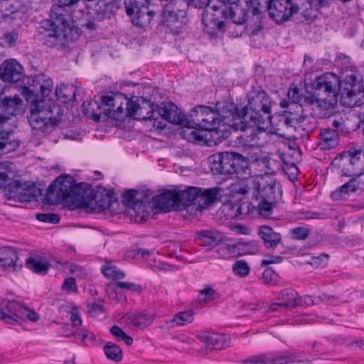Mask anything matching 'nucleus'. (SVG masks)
<instances>
[{
	"mask_svg": "<svg viewBox=\"0 0 364 364\" xmlns=\"http://www.w3.org/2000/svg\"><path fill=\"white\" fill-rule=\"evenodd\" d=\"M238 109L231 101L218 102L215 109L207 106H198L191 114L192 123L204 131H209L212 136L220 141L235 131L246 129V124L238 117Z\"/></svg>",
	"mask_w": 364,
	"mask_h": 364,
	"instance_id": "nucleus-1",
	"label": "nucleus"
},
{
	"mask_svg": "<svg viewBox=\"0 0 364 364\" xmlns=\"http://www.w3.org/2000/svg\"><path fill=\"white\" fill-rule=\"evenodd\" d=\"M90 314L93 317H98L100 314L104 313V306L102 305L91 303L87 304Z\"/></svg>",
	"mask_w": 364,
	"mask_h": 364,
	"instance_id": "nucleus-57",
	"label": "nucleus"
},
{
	"mask_svg": "<svg viewBox=\"0 0 364 364\" xmlns=\"http://www.w3.org/2000/svg\"><path fill=\"white\" fill-rule=\"evenodd\" d=\"M70 321L73 323V326L75 327L80 326L82 323V320L80 318V316L75 312L72 313Z\"/></svg>",
	"mask_w": 364,
	"mask_h": 364,
	"instance_id": "nucleus-62",
	"label": "nucleus"
},
{
	"mask_svg": "<svg viewBox=\"0 0 364 364\" xmlns=\"http://www.w3.org/2000/svg\"><path fill=\"white\" fill-rule=\"evenodd\" d=\"M18 39V34L16 33L6 32L0 37V45L3 47H12Z\"/></svg>",
	"mask_w": 364,
	"mask_h": 364,
	"instance_id": "nucleus-48",
	"label": "nucleus"
},
{
	"mask_svg": "<svg viewBox=\"0 0 364 364\" xmlns=\"http://www.w3.org/2000/svg\"><path fill=\"white\" fill-rule=\"evenodd\" d=\"M101 100L104 113L119 122L124 120V117L141 120L155 119L154 114L156 111L154 105L143 98L133 101L120 95H105Z\"/></svg>",
	"mask_w": 364,
	"mask_h": 364,
	"instance_id": "nucleus-3",
	"label": "nucleus"
},
{
	"mask_svg": "<svg viewBox=\"0 0 364 364\" xmlns=\"http://www.w3.org/2000/svg\"><path fill=\"white\" fill-rule=\"evenodd\" d=\"M178 192L175 190L166 191L164 193L151 198L154 205L164 212H169L176 206H179Z\"/></svg>",
	"mask_w": 364,
	"mask_h": 364,
	"instance_id": "nucleus-20",
	"label": "nucleus"
},
{
	"mask_svg": "<svg viewBox=\"0 0 364 364\" xmlns=\"http://www.w3.org/2000/svg\"><path fill=\"white\" fill-rule=\"evenodd\" d=\"M343 174L346 176L359 177L364 173V151L354 150L349 151V165L346 168V172L343 170Z\"/></svg>",
	"mask_w": 364,
	"mask_h": 364,
	"instance_id": "nucleus-22",
	"label": "nucleus"
},
{
	"mask_svg": "<svg viewBox=\"0 0 364 364\" xmlns=\"http://www.w3.org/2000/svg\"><path fill=\"white\" fill-rule=\"evenodd\" d=\"M220 15L238 25L245 23L250 26L256 25L261 18L259 11L256 8L252 9L250 14L239 4L227 5L220 0H208L202 18L205 28L223 30L225 23L219 20Z\"/></svg>",
	"mask_w": 364,
	"mask_h": 364,
	"instance_id": "nucleus-2",
	"label": "nucleus"
},
{
	"mask_svg": "<svg viewBox=\"0 0 364 364\" xmlns=\"http://www.w3.org/2000/svg\"><path fill=\"white\" fill-rule=\"evenodd\" d=\"M109 296L111 299L118 303H124L127 297L119 287H116V283L109 285Z\"/></svg>",
	"mask_w": 364,
	"mask_h": 364,
	"instance_id": "nucleus-44",
	"label": "nucleus"
},
{
	"mask_svg": "<svg viewBox=\"0 0 364 364\" xmlns=\"http://www.w3.org/2000/svg\"><path fill=\"white\" fill-rule=\"evenodd\" d=\"M126 12L133 24L145 27L150 24L154 12L148 10L149 0H126Z\"/></svg>",
	"mask_w": 364,
	"mask_h": 364,
	"instance_id": "nucleus-14",
	"label": "nucleus"
},
{
	"mask_svg": "<svg viewBox=\"0 0 364 364\" xmlns=\"http://www.w3.org/2000/svg\"><path fill=\"white\" fill-rule=\"evenodd\" d=\"M180 204L187 212L197 217L202 210L207 208L218 199L220 188L218 187L203 189L190 186L182 191H178Z\"/></svg>",
	"mask_w": 364,
	"mask_h": 364,
	"instance_id": "nucleus-5",
	"label": "nucleus"
},
{
	"mask_svg": "<svg viewBox=\"0 0 364 364\" xmlns=\"http://www.w3.org/2000/svg\"><path fill=\"white\" fill-rule=\"evenodd\" d=\"M53 107L46 100H36L31 105L28 119L33 129L46 131L54 124Z\"/></svg>",
	"mask_w": 364,
	"mask_h": 364,
	"instance_id": "nucleus-11",
	"label": "nucleus"
},
{
	"mask_svg": "<svg viewBox=\"0 0 364 364\" xmlns=\"http://www.w3.org/2000/svg\"><path fill=\"white\" fill-rule=\"evenodd\" d=\"M27 318L30 321L36 322L39 320L40 316L33 309L24 306L21 304V310L19 312V322Z\"/></svg>",
	"mask_w": 364,
	"mask_h": 364,
	"instance_id": "nucleus-43",
	"label": "nucleus"
},
{
	"mask_svg": "<svg viewBox=\"0 0 364 364\" xmlns=\"http://www.w3.org/2000/svg\"><path fill=\"white\" fill-rule=\"evenodd\" d=\"M259 133L262 134V132L259 131ZM245 142L250 146H259L260 145L259 130L252 129L250 135L246 136Z\"/></svg>",
	"mask_w": 364,
	"mask_h": 364,
	"instance_id": "nucleus-51",
	"label": "nucleus"
},
{
	"mask_svg": "<svg viewBox=\"0 0 364 364\" xmlns=\"http://www.w3.org/2000/svg\"><path fill=\"white\" fill-rule=\"evenodd\" d=\"M340 78L335 74L326 73L316 78L312 95L313 105L323 109H328L337 105L339 95Z\"/></svg>",
	"mask_w": 364,
	"mask_h": 364,
	"instance_id": "nucleus-6",
	"label": "nucleus"
},
{
	"mask_svg": "<svg viewBox=\"0 0 364 364\" xmlns=\"http://www.w3.org/2000/svg\"><path fill=\"white\" fill-rule=\"evenodd\" d=\"M362 75L357 70H346L339 82L341 103L346 107H358L363 104L364 90Z\"/></svg>",
	"mask_w": 364,
	"mask_h": 364,
	"instance_id": "nucleus-8",
	"label": "nucleus"
},
{
	"mask_svg": "<svg viewBox=\"0 0 364 364\" xmlns=\"http://www.w3.org/2000/svg\"><path fill=\"white\" fill-rule=\"evenodd\" d=\"M211 170L218 174L232 175L236 169L233 168L234 152H223L212 157Z\"/></svg>",
	"mask_w": 364,
	"mask_h": 364,
	"instance_id": "nucleus-17",
	"label": "nucleus"
},
{
	"mask_svg": "<svg viewBox=\"0 0 364 364\" xmlns=\"http://www.w3.org/2000/svg\"><path fill=\"white\" fill-rule=\"evenodd\" d=\"M110 333L117 339L123 340L127 346H131L133 343V338L128 336L121 328L117 326H113L110 328Z\"/></svg>",
	"mask_w": 364,
	"mask_h": 364,
	"instance_id": "nucleus-47",
	"label": "nucleus"
},
{
	"mask_svg": "<svg viewBox=\"0 0 364 364\" xmlns=\"http://www.w3.org/2000/svg\"><path fill=\"white\" fill-rule=\"evenodd\" d=\"M154 318V314L145 310L129 313L124 317L127 325L139 330H144L151 326Z\"/></svg>",
	"mask_w": 364,
	"mask_h": 364,
	"instance_id": "nucleus-21",
	"label": "nucleus"
},
{
	"mask_svg": "<svg viewBox=\"0 0 364 364\" xmlns=\"http://www.w3.org/2000/svg\"><path fill=\"white\" fill-rule=\"evenodd\" d=\"M115 283H116V287H119L121 289H125L128 291H130L132 292H136L137 294H139L142 290L141 285L135 284V283L127 282H117Z\"/></svg>",
	"mask_w": 364,
	"mask_h": 364,
	"instance_id": "nucleus-53",
	"label": "nucleus"
},
{
	"mask_svg": "<svg viewBox=\"0 0 364 364\" xmlns=\"http://www.w3.org/2000/svg\"><path fill=\"white\" fill-rule=\"evenodd\" d=\"M272 200H260L257 205L259 215L267 217L271 214L273 207Z\"/></svg>",
	"mask_w": 364,
	"mask_h": 364,
	"instance_id": "nucleus-49",
	"label": "nucleus"
},
{
	"mask_svg": "<svg viewBox=\"0 0 364 364\" xmlns=\"http://www.w3.org/2000/svg\"><path fill=\"white\" fill-rule=\"evenodd\" d=\"M32 87V93L40 92L43 97H48L53 88V81L44 74H38L33 77Z\"/></svg>",
	"mask_w": 364,
	"mask_h": 364,
	"instance_id": "nucleus-31",
	"label": "nucleus"
},
{
	"mask_svg": "<svg viewBox=\"0 0 364 364\" xmlns=\"http://www.w3.org/2000/svg\"><path fill=\"white\" fill-rule=\"evenodd\" d=\"M105 355L109 360L114 362H120L123 358L122 348L112 342H107L103 348Z\"/></svg>",
	"mask_w": 364,
	"mask_h": 364,
	"instance_id": "nucleus-37",
	"label": "nucleus"
},
{
	"mask_svg": "<svg viewBox=\"0 0 364 364\" xmlns=\"http://www.w3.org/2000/svg\"><path fill=\"white\" fill-rule=\"evenodd\" d=\"M233 168L236 169L234 174L240 179H247L251 176L249 161L241 154L234 152Z\"/></svg>",
	"mask_w": 364,
	"mask_h": 364,
	"instance_id": "nucleus-32",
	"label": "nucleus"
},
{
	"mask_svg": "<svg viewBox=\"0 0 364 364\" xmlns=\"http://www.w3.org/2000/svg\"><path fill=\"white\" fill-rule=\"evenodd\" d=\"M262 282L266 285H277L279 275L271 268H267L262 277Z\"/></svg>",
	"mask_w": 364,
	"mask_h": 364,
	"instance_id": "nucleus-45",
	"label": "nucleus"
},
{
	"mask_svg": "<svg viewBox=\"0 0 364 364\" xmlns=\"http://www.w3.org/2000/svg\"><path fill=\"white\" fill-rule=\"evenodd\" d=\"M291 233L295 240H305L309 237L310 230L305 227H298L292 229Z\"/></svg>",
	"mask_w": 364,
	"mask_h": 364,
	"instance_id": "nucleus-52",
	"label": "nucleus"
},
{
	"mask_svg": "<svg viewBox=\"0 0 364 364\" xmlns=\"http://www.w3.org/2000/svg\"><path fill=\"white\" fill-rule=\"evenodd\" d=\"M156 111L163 119L172 124L184 125L188 123L185 115L172 102L163 103L156 109Z\"/></svg>",
	"mask_w": 364,
	"mask_h": 364,
	"instance_id": "nucleus-19",
	"label": "nucleus"
},
{
	"mask_svg": "<svg viewBox=\"0 0 364 364\" xmlns=\"http://www.w3.org/2000/svg\"><path fill=\"white\" fill-rule=\"evenodd\" d=\"M190 122L188 124L182 125L181 135L188 142L196 143L199 144H206L207 136L204 134L203 129H199L196 127L190 126Z\"/></svg>",
	"mask_w": 364,
	"mask_h": 364,
	"instance_id": "nucleus-30",
	"label": "nucleus"
},
{
	"mask_svg": "<svg viewBox=\"0 0 364 364\" xmlns=\"http://www.w3.org/2000/svg\"><path fill=\"white\" fill-rule=\"evenodd\" d=\"M26 264L29 269L37 274H44L50 267V264L47 262H43L33 257L27 259Z\"/></svg>",
	"mask_w": 364,
	"mask_h": 364,
	"instance_id": "nucleus-40",
	"label": "nucleus"
},
{
	"mask_svg": "<svg viewBox=\"0 0 364 364\" xmlns=\"http://www.w3.org/2000/svg\"><path fill=\"white\" fill-rule=\"evenodd\" d=\"M197 341L205 346L200 351L211 350H222L230 346V338L229 336L218 333H203L197 336Z\"/></svg>",
	"mask_w": 364,
	"mask_h": 364,
	"instance_id": "nucleus-15",
	"label": "nucleus"
},
{
	"mask_svg": "<svg viewBox=\"0 0 364 364\" xmlns=\"http://www.w3.org/2000/svg\"><path fill=\"white\" fill-rule=\"evenodd\" d=\"M21 266L17 251L14 248L10 247L0 248V267L1 268L17 271L21 268Z\"/></svg>",
	"mask_w": 364,
	"mask_h": 364,
	"instance_id": "nucleus-25",
	"label": "nucleus"
},
{
	"mask_svg": "<svg viewBox=\"0 0 364 364\" xmlns=\"http://www.w3.org/2000/svg\"><path fill=\"white\" fill-rule=\"evenodd\" d=\"M328 255L327 254H321L318 257H314L311 258V261L310 264L311 265H314L316 267H323L326 264V262L328 259Z\"/></svg>",
	"mask_w": 364,
	"mask_h": 364,
	"instance_id": "nucleus-58",
	"label": "nucleus"
},
{
	"mask_svg": "<svg viewBox=\"0 0 364 364\" xmlns=\"http://www.w3.org/2000/svg\"><path fill=\"white\" fill-rule=\"evenodd\" d=\"M245 181L240 183L237 185L235 188V191L236 193L240 194H246L250 191L253 190L255 191V185H253V182H255V178H251L250 177L247 179H244Z\"/></svg>",
	"mask_w": 364,
	"mask_h": 364,
	"instance_id": "nucleus-46",
	"label": "nucleus"
},
{
	"mask_svg": "<svg viewBox=\"0 0 364 364\" xmlns=\"http://www.w3.org/2000/svg\"><path fill=\"white\" fill-rule=\"evenodd\" d=\"M232 269L235 275L240 277H245L249 274L250 267L247 262L244 260H237L232 264Z\"/></svg>",
	"mask_w": 364,
	"mask_h": 364,
	"instance_id": "nucleus-42",
	"label": "nucleus"
},
{
	"mask_svg": "<svg viewBox=\"0 0 364 364\" xmlns=\"http://www.w3.org/2000/svg\"><path fill=\"white\" fill-rule=\"evenodd\" d=\"M288 97L292 103H298L300 101V95L297 88L290 90L288 92Z\"/></svg>",
	"mask_w": 364,
	"mask_h": 364,
	"instance_id": "nucleus-61",
	"label": "nucleus"
},
{
	"mask_svg": "<svg viewBox=\"0 0 364 364\" xmlns=\"http://www.w3.org/2000/svg\"><path fill=\"white\" fill-rule=\"evenodd\" d=\"M56 97L63 102H68L75 99V89L73 86L61 85L56 87Z\"/></svg>",
	"mask_w": 364,
	"mask_h": 364,
	"instance_id": "nucleus-39",
	"label": "nucleus"
},
{
	"mask_svg": "<svg viewBox=\"0 0 364 364\" xmlns=\"http://www.w3.org/2000/svg\"><path fill=\"white\" fill-rule=\"evenodd\" d=\"M103 274L110 278H114L116 279H122L125 277V274L119 270L117 267L109 266L105 267L102 269Z\"/></svg>",
	"mask_w": 364,
	"mask_h": 364,
	"instance_id": "nucleus-50",
	"label": "nucleus"
},
{
	"mask_svg": "<svg viewBox=\"0 0 364 364\" xmlns=\"http://www.w3.org/2000/svg\"><path fill=\"white\" fill-rule=\"evenodd\" d=\"M84 191L76 185L74 178L70 176H60L50 185L46 196L49 204L61 202H73L80 200L84 196Z\"/></svg>",
	"mask_w": 364,
	"mask_h": 364,
	"instance_id": "nucleus-9",
	"label": "nucleus"
},
{
	"mask_svg": "<svg viewBox=\"0 0 364 364\" xmlns=\"http://www.w3.org/2000/svg\"><path fill=\"white\" fill-rule=\"evenodd\" d=\"M23 197L21 200L31 201L35 200L38 196L41 195V189L37 188L34 184L23 183Z\"/></svg>",
	"mask_w": 364,
	"mask_h": 364,
	"instance_id": "nucleus-41",
	"label": "nucleus"
},
{
	"mask_svg": "<svg viewBox=\"0 0 364 364\" xmlns=\"http://www.w3.org/2000/svg\"><path fill=\"white\" fill-rule=\"evenodd\" d=\"M19 146L18 141H9V139L0 141V150L9 152L16 149Z\"/></svg>",
	"mask_w": 364,
	"mask_h": 364,
	"instance_id": "nucleus-55",
	"label": "nucleus"
},
{
	"mask_svg": "<svg viewBox=\"0 0 364 364\" xmlns=\"http://www.w3.org/2000/svg\"><path fill=\"white\" fill-rule=\"evenodd\" d=\"M201 295H205L204 298L200 299V300L207 302L214 299L215 291L212 288H205L200 291Z\"/></svg>",
	"mask_w": 364,
	"mask_h": 364,
	"instance_id": "nucleus-59",
	"label": "nucleus"
},
{
	"mask_svg": "<svg viewBox=\"0 0 364 364\" xmlns=\"http://www.w3.org/2000/svg\"><path fill=\"white\" fill-rule=\"evenodd\" d=\"M282 260V258L279 256L269 255L262 261L261 264L265 266L271 264H277L280 263Z\"/></svg>",
	"mask_w": 364,
	"mask_h": 364,
	"instance_id": "nucleus-60",
	"label": "nucleus"
},
{
	"mask_svg": "<svg viewBox=\"0 0 364 364\" xmlns=\"http://www.w3.org/2000/svg\"><path fill=\"white\" fill-rule=\"evenodd\" d=\"M123 203L127 207V213L132 220L142 223L149 215L151 207V195L139 193L134 190H127L123 193Z\"/></svg>",
	"mask_w": 364,
	"mask_h": 364,
	"instance_id": "nucleus-10",
	"label": "nucleus"
},
{
	"mask_svg": "<svg viewBox=\"0 0 364 364\" xmlns=\"http://www.w3.org/2000/svg\"><path fill=\"white\" fill-rule=\"evenodd\" d=\"M0 109L11 117H15L23 112V101L18 96L0 97Z\"/></svg>",
	"mask_w": 364,
	"mask_h": 364,
	"instance_id": "nucleus-27",
	"label": "nucleus"
},
{
	"mask_svg": "<svg viewBox=\"0 0 364 364\" xmlns=\"http://www.w3.org/2000/svg\"><path fill=\"white\" fill-rule=\"evenodd\" d=\"M197 236L198 240L201 242V245L208 250L214 248L223 242L224 239V235L222 232L213 230L198 231Z\"/></svg>",
	"mask_w": 364,
	"mask_h": 364,
	"instance_id": "nucleus-29",
	"label": "nucleus"
},
{
	"mask_svg": "<svg viewBox=\"0 0 364 364\" xmlns=\"http://www.w3.org/2000/svg\"><path fill=\"white\" fill-rule=\"evenodd\" d=\"M247 105L238 110V117L241 122H244L247 127L248 122H252L255 125H264L271 119V109L272 101L269 95L260 87H252L249 92Z\"/></svg>",
	"mask_w": 364,
	"mask_h": 364,
	"instance_id": "nucleus-4",
	"label": "nucleus"
},
{
	"mask_svg": "<svg viewBox=\"0 0 364 364\" xmlns=\"http://www.w3.org/2000/svg\"><path fill=\"white\" fill-rule=\"evenodd\" d=\"M36 218L39 221L53 224L58 223L60 221L58 215L54 213H38Z\"/></svg>",
	"mask_w": 364,
	"mask_h": 364,
	"instance_id": "nucleus-54",
	"label": "nucleus"
},
{
	"mask_svg": "<svg viewBox=\"0 0 364 364\" xmlns=\"http://www.w3.org/2000/svg\"><path fill=\"white\" fill-rule=\"evenodd\" d=\"M62 289L68 292H77V286L75 279L73 277L66 278L62 285Z\"/></svg>",
	"mask_w": 364,
	"mask_h": 364,
	"instance_id": "nucleus-56",
	"label": "nucleus"
},
{
	"mask_svg": "<svg viewBox=\"0 0 364 364\" xmlns=\"http://www.w3.org/2000/svg\"><path fill=\"white\" fill-rule=\"evenodd\" d=\"M194 311L192 309L181 311L176 314L174 317L168 321L170 327L173 328L176 326H184L193 321Z\"/></svg>",
	"mask_w": 364,
	"mask_h": 364,
	"instance_id": "nucleus-38",
	"label": "nucleus"
},
{
	"mask_svg": "<svg viewBox=\"0 0 364 364\" xmlns=\"http://www.w3.org/2000/svg\"><path fill=\"white\" fill-rule=\"evenodd\" d=\"M356 176L351 178L348 183L341 186L338 190L332 192L331 197L333 200H339L350 193L355 192L359 188L360 182L358 181Z\"/></svg>",
	"mask_w": 364,
	"mask_h": 364,
	"instance_id": "nucleus-36",
	"label": "nucleus"
},
{
	"mask_svg": "<svg viewBox=\"0 0 364 364\" xmlns=\"http://www.w3.org/2000/svg\"><path fill=\"white\" fill-rule=\"evenodd\" d=\"M62 4L53 6L50 10V18L52 21L50 26L52 28L46 36L52 39V44L56 43L58 41L57 30L68 26L65 10Z\"/></svg>",
	"mask_w": 364,
	"mask_h": 364,
	"instance_id": "nucleus-18",
	"label": "nucleus"
},
{
	"mask_svg": "<svg viewBox=\"0 0 364 364\" xmlns=\"http://www.w3.org/2000/svg\"><path fill=\"white\" fill-rule=\"evenodd\" d=\"M23 74V68L16 59H6L0 65V78L4 82H18Z\"/></svg>",
	"mask_w": 364,
	"mask_h": 364,
	"instance_id": "nucleus-16",
	"label": "nucleus"
},
{
	"mask_svg": "<svg viewBox=\"0 0 364 364\" xmlns=\"http://www.w3.org/2000/svg\"><path fill=\"white\" fill-rule=\"evenodd\" d=\"M21 307V304L17 301H2L0 304V318L10 324L18 323Z\"/></svg>",
	"mask_w": 364,
	"mask_h": 364,
	"instance_id": "nucleus-23",
	"label": "nucleus"
},
{
	"mask_svg": "<svg viewBox=\"0 0 364 364\" xmlns=\"http://www.w3.org/2000/svg\"><path fill=\"white\" fill-rule=\"evenodd\" d=\"M255 191H257V200H274L275 199V183L273 179L267 181L262 176H257L255 178Z\"/></svg>",
	"mask_w": 364,
	"mask_h": 364,
	"instance_id": "nucleus-24",
	"label": "nucleus"
},
{
	"mask_svg": "<svg viewBox=\"0 0 364 364\" xmlns=\"http://www.w3.org/2000/svg\"><path fill=\"white\" fill-rule=\"evenodd\" d=\"M323 0H270L268 9L270 17L277 23L287 21L294 14L310 15L309 10L317 7Z\"/></svg>",
	"mask_w": 364,
	"mask_h": 364,
	"instance_id": "nucleus-7",
	"label": "nucleus"
},
{
	"mask_svg": "<svg viewBox=\"0 0 364 364\" xmlns=\"http://www.w3.org/2000/svg\"><path fill=\"white\" fill-rule=\"evenodd\" d=\"M277 299L282 302V308L286 310L292 309L302 304V296L291 288L281 290Z\"/></svg>",
	"mask_w": 364,
	"mask_h": 364,
	"instance_id": "nucleus-28",
	"label": "nucleus"
},
{
	"mask_svg": "<svg viewBox=\"0 0 364 364\" xmlns=\"http://www.w3.org/2000/svg\"><path fill=\"white\" fill-rule=\"evenodd\" d=\"M84 6L88 9H92L93 14L99 19H103L107 14L110 4L106 3L103 0H80Z\"/></svg>",
	"mask_w": 364,
	"mask_h": 364,
	"instance_id": "nucleus-34",
	"label": "nucleus"
},
{
	"mask_svg": "<svg viewBox=\"0 0 364 364\" xmlns=\"http://www.w3.org/2000/svg\"><path fill=\"white\" fill-rule=\"evenodd\" d=\"M134 255L144 259H146L149 256V252L145 250L138 249L134 250Z\"/></svg>",
	"mask_w": 364,
	"mask_h": 364,
	"instance_id": "nucleus-63",
	"label": "nucleus"
},
{
	"mask_svg": "<svg viewBox=\"0 0 364 364\" xmlns=\"http://www.w3.org/2000/svg\"><path fill=\"white\" fill-rule=\"evenodd\" d=\"M79 335L82 336V341L85 342L87 339H90V341H95V337L92 333L87 332L86 331H82Z\"/></svg>",
	"mask_w": 364,
	"mask_h": 364,
	"instance_id": "nucleus-64",
	"label": "nucleus"
},
{
	"mask_svg": "<svg viewBox=\"0 0 364 364\" xmlns=\"http://www.w3.org/2000/svg\"><path fill=\"white\" fill-rule=\"evenodd\" d=\"M15 173L14 164L4 161L0 164V188H4L6 195L9 198L18 199L21 200L23 197V183L14 181Z\"/></svg>",
	"mask_w": 364,
	"mask_h": 364,
	"instance_id": "nucleus-13",
	"label": "nucleus"
},
{
	"mask_svg": "<svg viewBox=\"0 0 364 364\" xmlns=\"http://www.w3.org/2000/svg\"><path fill=\"white\" fill-rule=\"evenodd\" d=\"M259 234L267 248L273 249L282 242L280 233L274 232L269 226H262L259 228Z\"/></svg>",
	"mask_w": 364,
	"mask_h": 364,
	"instance_id": "nucleus-33",
	"label": "nucleus"
},
{
	"mask_svg": "<svg viewBox=\"0 0 364 364\" xmlns=\"http://www.w3.org/2000/svg\"><path fill=\"white\" fill-rule=\"evenodd\" d=\"M323 149H331L336 147L339 142V136L336 131L331 129H325L320 133Z\"/></svg>",
	"mask_w": 364,
	"mask_h": 364,
	"instance_id": "nucleus-35",
	"label": "nucleus"
},
{
	"mask_svg": "<svg viewBox=\"0 0 364 364\" xmlns=\"http://www.w3.org/2000/svg\"><path fill=\"white\" fill-rule=\"evenodd\" d=\"M190 4L196 7L205 6L200 0H170L164 6V21L187 24L188 21L187 11Z\"/></svg>",
	"mask_w": 364,
	"mask_h": 364,
	"instance_id": "nucleus-12",
	"label": "nucleus"
},
{
	"mask_svg": "<svg viewBox=\"0 0 364 364\" xmlns=\"http://www.w3.org/2000/svg\"><path fill=\"white\" fill-rule=\"evenodd\" d=\"M95 206L93 209L97 212L105 210L112 211L114 205H118L117 200L114 194L106 190L97 191L94 196Z\"/></svg>",
	"mask_w": 364,
	"mask_h": 364,
	"instance_id": "nucleus-26",
	"label": "nucleus"
}]
</instances>
